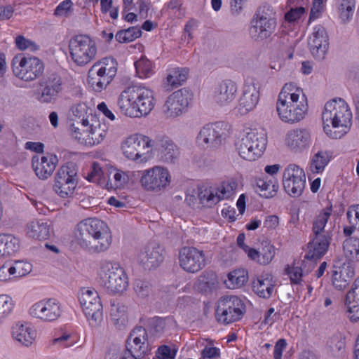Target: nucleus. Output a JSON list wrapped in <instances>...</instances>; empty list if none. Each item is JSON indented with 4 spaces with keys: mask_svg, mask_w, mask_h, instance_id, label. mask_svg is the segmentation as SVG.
I'll use <instances>...</instances> for the list:
<instances>
[{
    "mask_svg": "<svg viewBox=\"0 0 359 359\" xmlns=\"http://www.w3.org/2000/svg\"><path fill=\"white\" fill-rule=\"evenodd\" d=\"M61 306L56 299L46 300V321H53L61 315Z\"/></svg>",
    "mask_w": 359,
    "mask_h": 359,
    "instance_id": "obj_48",
    "label": "nucleus"
},
{
    "mask_svg": "<svg viewBox=\"0 0 359 359\" xmlns=\"http://www.w3.org/2000/svg\"><path fill=\"white\" fill-rule=\"evenodd\" d=\"M347 219L351 224L358 225L359 229V205L351 206L346 212Z\"/></svg>",
    "mask_w": 359,
    "mask_h": 359,
    "instance_id": "obj_63",
    "label": "nucleus"
},
{
    "mask_svg": "<svg viewBox=\"0 0 359 359\" xmlns=\"http://www.w3.org/2000/svg\"><path fill=\"white\" fill-rule=\"evenodd\" d=\"M29 314L35 318L43 320L45 315V302L41 300L35 303L29 309Z\"/></svg>",
    "mask_w": 359,
    "mask_h": 359,
    "instance_id": "obj_60",
    "label": "nucleus"
},
{
    "mask_svg": "<svg viewBox=\"0 0 359 359\" xmlns=\"http://www.w3.org/2000/svg\"><path fill=\"white\" fill-rule=\"evenodd\" d=\"M311 131L304 128H296L288 130L284 137L285 146L292 151L302 152L312 144Z\"/></svg>",
    "mask_w": 359,
    "mask_h": 359,
    "instance_id": "obj_23",
    "label": "nucleus"
},
{
    "mask_svg": "<svg viewBox=\"0 0 359 359\" xmlns=\"http://www.w3.org/2000/svg\"><path fill=\"white\" fill-rule=\"evenodd\" d=\"M86 180L90 182L102 184L104 182V177L102 169L98 163L94 162L92 164L91 170L86 176Z\"/></svg>",
    "mask_w": 359,
    "mask_h": 359,
    "instance_id": "obj_51",
    "label": "nucleus"
},
{
    "mask_svg": "<svg viewBox=\"0 0 359 359\" xmlns=\"http://www.w3.org/2000/svg\"><path fill=\"white\" fill-rule=\"evenodd\" d=\"M160 158L165 163H172L180 156V148L171 140H163L158 149Z\"/></svg>",
    "mask_w": 359,
    "mask_h": 359,
    "instance_id": "obj_39",
    "label": "nucleus"
},
{
    "mask_svg": "<svg viewBox=\"0 0 359 359\" xmlns=\"http://www.w3.org/2000/svg\"><path fill=\"white\" fill-rule=\"evenodd\" d=\"M77 168L73 163L62 165L57 172L53 189L60 197L74 194L78 184Z\"/></svg>",
    "mask_w": 359,
    "mask_h": 359,
    "instance_id": "obj_17",
    "label": "nucleus"
},
{
    "mask_svg": "<svg viewBox=\"0 0 359 359\" xmlns=\"http://www.w3.org/2000/svg\"><path fill=\"white\" fill-rule=\"evenodd\" d=\"M343 252L349 262H359V238L349 237L343 243Z\"/></svg>",
    "mask_w": 359,
    "mask_h": 359,
    "instance_id": "obj_43",
    "label": "nucleus"
},
{
    "mask_svg": "<svg viewBox=\"0 0 359 359\" xmlns=\"http://www.w3.org/2000/svg\"><path fill=\"white\" fill-rule=\"evenodd\" d=\"M345 306L349 319L353 322L359 320V276L346 296Z\"/></svg>",
    "mask_w": 359,
    "mask_h": 359,
    "instance_id": "obj_31",
    "label": "nucleus"
},
{
    "mask_svg": "<svg viewBox=\"0 0 359 359\" xmlns=\"http://www.w3.org/2000/svg\"><path fill=\"white\" fill-rule=\"evenodd\" d=\"M192 100L191 93L182 88L171 93L163 106V112L168 118H176L186 113Z\"/></svg>",
    "mask_w": 359,
    "mask_h": 359,
    "instance_id": "obj_18",
    "label": "nucleus"
},
{
    "mask_svg": "<svg viewBox=\"0 0 359 359\" xmlns=\"http://www.w3.org/2000/svg\"><path fill=\"white\" fill-rule=\"evenodd\" d=\"M332 205L329 204L325 208L320 210L316 214L313 221V231L314 234H324L326 224L332 215Z\"/></svg>",
    "mask_w": 359,
    "mask_h": 359,
    "instance_id": "obj_42",
    "label": "nucleus"
},
{
    "mask_svg": "<svg viewBox=\"0 0 359 359\" xmlns=\"http://www.w3.org/2000/svg\"><path fill=\"white\" fill-rule=\"evenodd\" d=\"M332 152L327 150H319L314 153L310 160V169L313 173H322L332 160Z\"/></svg>",
    "mask_w": 359,
    "mask_h": 359,
    "instance_id": "obj_36",
    "label": "nucleus"
},
{
    "mask_svg": "<svg viewBox=\"0 0 359 359\" xmlns=\"http://www.w3.org/2000/svg\"><path fill=\"white\" fill-rule=\"evenodd\" d=\"M176 353L175 349H171L169 346L163 345L158 348L156 356L158 359H175Z\"/></svg>",
    "mask_w": 359,
    "mask_h": 359,
    "instance_id": "obj_61",
    "label": "nucleus"
},
{
    "mask_svg": "<svg viewBox=\"0 0 359 359\" xmlns=\"http://www.w3.org/2000/svg\"><path fill=\"white\" fill-rule=\"evenodd\" d=\"M306 175L299 166L290 164L283 172V184L286 193L292 197L300 196L305 187Z\"/></svg>",
    "mask_w": 359,
    "mask_h": 359,
    "instance_id": "obj_19",
    "label": "nucleus"
},
{
    "mask_svg": "<svg viewBox=\"0 0 359 359\" xmlns=\"http://www.w3.org/2000/svg\"><path fill=\"white\" fill-rule=\"evenodd\" d=\"M79 299L90 325L98 326L103 320V307L98 292L95 289L83 288Z\"/></svg>",
    "mask_w": 359,
    "mask_h": 359,
    "instance_id": "obj_13",
    "label": "nucleus"
},
{
    "mask_svg": "<svg viewBox=\"0 0 359 359\" xmlns=\"http://www.w3.org/2000/svg\"><path fill=\"white\" fill-rule=\"evenodd\" d=\"M69 132L73 139L88 147L100 144L107 133L105 125L96 116H90L88 119L74 120Z\"/></svg>",
    "mask_w": 359,
    "mask_h": 359,
    "instance_id": "obj_6",
    "label": "nucleus"
},
{
    "mask_svg": "<svg viewBox=\"0 0 359 359\" xmlns=\"http://www.w3.org/2000/svg\"><path fill=\"white\" fill-rule=\"evenodd\" d=\"M284 273L289 277L292 284H300L302 280L303 271L294 262L285 267Z\"/></svg>",
    "mask_w": 359,
    "mask_h": 359,
    "instance_id": "obj_50",
    "label": "nucleus"
},
{
    "mask_svg": "<svg viewBox=\"0 0 359 359\" xmlns=\"http://www.w3.org/2000/svg\"><path fill=\"white\" fill-rule=\"evenodd\" d=\"M308 46L316 60H323L325 58L330 43L327 32L324 27L318 25L313 27L308 38Z\"/></svg>",
    "mask_w": 359,
    "mask_h": 359,
    "instance_id": "obj_22",
    "label": "nucleus"
},
{
    "mask_svg": "<svg viewBox=\"0 0 359 359\" xmlns=\"http://www.w3.org/2000/svg\"><path fill=\"white\" fill-rule=\"evenodd\" d=\"M248 271L243 268H239L230 271L224 280L226 287L234 290L244 286L248 280Z\"/></svg>",
    "mask_w": 359,
    "mask_h": 359,
    "instance_id": "obj_38",
    "label": "nucleus"
},
{
    "mask_svg": "<svg viewBox=\"0 0 359 359\" xmlns=\"http://www.w3.org/2000/svg\"><path fill=\"white\" fill-rule=\"evenodd\" d=\"M11 271L14 273V277H22L32 271V264L27 262L15 261V265L12 266Z\"/></svg>",
    "mask_w": 359,
    "mask_h": 359,
    "instance_id": "obj_56",
    "label": "nucleus"
},
{
    "mask_svg": "<svg viewBox=\"0 0 359 359\" xmlns=\"http://www.w3.org/2000/svg\"><path fill=\"white\" fill-rule=\"evenodd\" d=\"M172 181L169 169L163 165H154L142 171L140 182L147 191L160 192L167 189Z\"/></svg>",
    "mask_w": 359,
    "mask_h": 359,
    "instance_id": "obj_12",
    "label": "nucleus"
},
{
    "mask_svg": "<svg viewBox=\"0 0 359 359\" xmlns=\"http://www.w3.org/2000/svg\"><path fill=\"white\" fill-rule=\"evenodd\" d=\"M14 303L11 297L6 294L0 295V324L12 313Z\"/></svg>",
    "mask_w": 359,
    "mask_h": 359,
    "instance_id": "obj_49",
    "label": "nucleus"
},
{
    "mask_svg": "<svg viewBox=\"0 0 359 359\" xmlns=\"http://www.w3.org/2000/svg\"><path fill=\"white\" fill-rule=\"evenodd\" d=\"M276 107L283 122L294 124L306 117L309 109L308 98L302 87L287 83L278 93Z\"/></svg>",
    "mask_w": 359,
    "mask_h": 359,
    "instance_id": "obj_1",
    "label": "nucleus"
},
{
    "mask_svg": "<svg viewBox=\"0 0 359 359\" xmlns=\"http://www.w3.org/2000/svg\"><path fill=\"white\" fill-rule=\"evenodd\" d=\"M69 57L79 67H83L93 61L97 55L95 41L86 34L76 35L69 41Z\"/></svg>",
    "mask_w": 359,
    "mask_h": 359,
    "instance_id": "obj_11",
    "label": "nucleus"
},
{
    "mask_svg": "<svg viewBox=\"0 0 359 359\" xmlns=\"http://www.w3.org/2000/svg\"><path fill=\"white\" fill-rule=\"evenodd\" d=\"M305 13V8L303 7L291 8L285 15V20L289 22H295L300 19Z\"/></svg>",
    "mask_w": 359,
    "mask_h": 359,
    "instance_id": "obj_62",
    "label": "nucleus"
},
{
    "mask_svg": "<svg viewBox=\"0 0 359 359\" xmlns=\"http://www.w3.org/2000/svg\"><path fill=\"white\" fill-rule=\"evenodd\" d=\"M45 162V156H42L41 159L39 156L35 155L32 157V168L35 172L36 175L41 180L45 179V170L43 163Z\"/></svg>",
    "mask_w": 359,
    "mask_h": 359,
    "instance_id": "obj_59",
    "label": "nucleus"
},
{
    "mask_svg": "<svg viewBox=\"0 0 359 359\" xmlns=\"http://www.w3.org/2000/svg\"><path fill=\"white\" fill-rule=\"evenodd\" d=\"M355 6V0H338L337 13L341 22H346L351 19Z\"/></svg>",
    "mask_w": 359,
    "mask_h": 359,
    "instance_id": "obj_45",
    "label": "nucleus"
},
{
    "mask_svg": "<svg viewBox=\"0 0 359 359\" xmlns=\"http://www.w3.org/2000/svg\"><path fill=\"white\" fill-rule=\"evenodd\" d=\"M109 180L107 183V189H121L125 187L128 181V172L123 171L114 166L108 168Z\"/></svg>",
    "mask_w": 359,
    "mask_h": 359,
    "instance_id": "obj_40",
    "label": "nucleus"
},
{
    "mask_svg": "<svg viewBox=\"0 0 359 359\" xmlns=\"http://www.w3.org/2000/svg\"><path fill=\"white\" fill-rule=\"evenodd\" d=\"M256 185L259 194L266 198L275 196L279 189L277 178L269 177L264 175L259 176L256 179Z\"/></svg>",
    "mask_w": 359,
    "mask_h": 359,
    "instance_id": "obj_35",
    "label": "nucleus"
},
{
    "mask_svg": "<svg viewBox=\"0 0 359 359\" xmlns=\"http://www.w3.org/2000/svg\"><path fill=\"white\" fill-rule=\"evenodd\" d=\"M15 46L20 50H29L30 51H36L39 49V46L32 41L26 39L22 35H19L15 40Z\"/></svg>",
    "mask_w": 359,
    "mask_h": 359,
    "instance_id": "obj_55",
    "label": "nucleus"
},
{
    "mask_svg": "<svg viewBox=\"0 0 359 359\" xmlns=\"http://www.w3.org/2000/svg\"><path fill=\"white\" fill-rule=\"evenodd\" d=\"M138 259L148 267H156L163 262V257L159 246L150 245L140 252Z\"/></svg>",
    "mask_w": 359,
    "mask_h": 359,
    "instance_id": "obj_34",
    "label": "nucleus"
},
{
    "mask_svg": "<svg viewBox=\"0 0 359 359\" xmlns=\"http://www.w3.org/2000/svg\"><path fill=\"white\" fill-rule=\"evenodd\" d=\"M276 27V22L274 18L262 15L253 20L250 33L255 40H263L272 34Z\"/></svg>",
    "mask_w": 359,
    "mask_h": 359,
    "instance_id": "obj_28",
    "label": "nucleus"
},
{
    "mask_svg": "<svg viewBox=\"0 0 359 359\" xmlns=\"http://www.w3.org/2000/svg\"><path fill=\"white\" fill-rule=\"evenodd\" d=\"M156 104L154 91L143 85L126 87L117 98L120 112L131 118L147 117L154 109Z\"/></svg>",
    "mask_w": 359,
    "mask_h": 359,
    "instance_id": "obj_2",
    "label": "nucleus"
},
{
    "mask_svg": "<svg viewBox=\"0 0 359 359\" xmlns=\"http://www.w3.org/2000/svg\"><path fill=\"white\" fill-rule=\"evenodd\" d=\"M219 356V348L213 346H205L202 351V357L200 359H218Z\"/></svg>",
    "mask_w": 359,
    "mask_h": 359,
    "instance_id": "obj_64",
    "label": "nucleus"
},
{
    "mask_svg": "<svg viewBox=\"0 0 359 359\" xmlns=\"http://www.w3.org/2000/svg\"><path fill=\"white\" fill-rule=\"evenodd\" d=\"M19 240L8 233L0 234V258L13 255L19 250Z\"/></svg>",
    "mask_w": 359,
    "mask_h": 359,
    "instance_id": "obj_37",
    "label": "nucleus"
},
{
    "mask_svg": "<svg viewBox=\"0 0 359 359\" xmlns=\"http://www.w3.org/2000/svg\"><path fill=\"white\" fill-rule=\"evenodd\" d=\"M276 280L269 272H263L252 281V291L258 297L264 299L270 298L274 292Z\"/></svg>",
    "mask_w": 359,
    "mask_h": 359,
    "instance_id": "obj_27",
    "label": "nucleus"
},
{
    "mask_svg": "<svg viewBox=\"0 0 359 359\" xmlns=\"http://www.w3.org/2000/svg\"><path fill=\"white\" fill-rule=\"evenodd\" d=\"M189 70L186 68L173 67L168 70L165 85L171 88L182 86L187 79Z\"/></svg>",
    "mask_w": 359,
    "mask_h": 359,
    "instance_id": "obj_41",
    "label": "nucleus"
},
{
    "mask_svg": "<svg viewBox=\"0 0 359 359\" xmlns=\"http://www.w3.org/2000/svg\"><path fill=\"white\" fill-rule=\"evenodd\" d=\"M224 122H215L205 125L196 137V143L201 147L215 148L221 145L224 141Z\"/></svg>",
    "mask_w": 359,
    "mask_h": 359,
    "instance_id": "obj_20",
    "label": "nucleus"
},
{
    "mask_svg": "<svg viewBox=\"0 0 359 359\" xmlns=\"http://www.w3.org/2000/svg\"><path fill=\"white\" fill-rule=\"evenodd\" d=\"M74 344L75 341L71 339V336L68 334H63L60 337H55L50 342V345L61 348L70 347Z\"/></svg>",
    "mask_w": 359,
    "mask_h": 359,
    "instance_id": "obj_58",
    "label": "nucleus"
},
{
    "mask_svg": "<svg viewBox=\"0 0 359 359\" xmlns=\"http://www.w3.org/2000/svg\"><path fill=\"white\" fill-rule=\"evenodd\" d=\"M352 112L347 102L341 98L327 101L322 112L323 128L332 139H340L352 125Z\"/></svg>",
    "mask_w": 359,
    "mask_h": 359,
    "instance_id": "obj_4",
    "label": "nucleus"
},
{
    "mask_svg": "<svg viewBox=\"0 0 359 359\" xmlns=\"http://www.w3.org/2000/svg\"><path fill=\"white\" fill-rule=\"evenodd\" d=\"M74 236L78 245L90 252H104L112 242L109 227L97 218H87L79 222L75 227Z\"/></svg>",
    "mask_w": 359,
    "mask_h": 359,
    "instance_id": "obj_3",
    "label": "nucleus"
},
{
    "mask_svg": "<svg viewBox=\"0 0 359 359\" xmlns=\"http://www.w3.org/2000/svg\"><path fill=\"white\" fill-rule=\"evenodd\" d=\"M147 333L144 328L137 327L133 330L128 339V349L133 358H140L148 351Z\"/></svg>",
    "mask_w": 359,
    "mask_h": 359,
    "instance_id": "obj_25",
    "label": "nucleus"
},
{
    "mask_svg": "<svg viewBox=\"0 0 359 359\" xmlns=\"http://www.w3.org/2000/svg\"><path fill=\"white\" fill-rule=\"evenodd\" d=\"M331 237L328 234H314L308 243L306 258L316 260L324 256L329 248Z\"/></svg>",
    "mask_w": 359,
    "mask_h": 359,
    "instance_id": "obj_29",
    "label": "nucleus"
},
{
    "mask_svg": "<svg viewBox=\"0 0 359 359\" xmlns=\"http://www.w3.org/2000/svg\"><path fill=\"white\" fill-rule=\"evenodd\" d=\"M134 65L136 74L140 79H147L154 74L155 66L145 56L142 55L140 59L135 62Z\"/></svg>",
    "mask_w": 359,
    "mask_h": 359,
    "instance_id": "obj_44",
    "label": "nucleus"
},
{
    "mask_svg": "<svg viewBox=\"0 0 359 359\" xmlns=\"http://www.w3.org/2000/svg\"><path fill=\"white\" fill-rule=\"evenodd\" d=\"M238 92L237 84L230 79L219 82L212 90V100L219 107H228L235 100Z\"/></svg>",
    "mask_w": 359,
    "mask_h": 359,
    "instance_id": "obj_24",
    "label": "nucleus"
},
{
    "mask_svg": "<svg viewBox=\"0 0 359 359\" xmlns=\"http://www.w3.org/2000/svg\"><path fill=\"white\" fill-rule=\"evenodd\" d=\"M241 187L239 177H228L214 185L202 186L198 189V202L203 208H212L222 201L233 198Z\"/></svg>",
    "mask_w": 359,
    "mask_h": 359,
    "instance_id": "obj_5",
    "label": "nucleus"
},
{
    "mask_svg": "<svg viewBox=\"0 0 359 359\" xmlns=\"http://www.w3.org/2000/svg\"><path fill=\"white\" fill-rule=\"evenodd\" d=\"M45 231L43 219H35L27 224V234L33 238L42 240Z\"/></svg>",
    "mask_w": 359,
    "mask_h": 359,
    "instance_id": "obj_47",
    "label": "nucleus"
},
{
    "mask_svg": "<svg viewBox=\"0 0 359 359\" xmlns=\"http://www.w3.org/2000/svg\"><path fill=\"white\" fill-rule=\"evenodd\" d=\"M73 12V3L71 0H64L56 7L55 15L60 18H67Z\"/></svg>",
    "mask_w": 359,
    "mask_h": 359,
    "instance_id": "obj_53",
    "label": "nucleus"
},
{
    "mask_svg": "<svg viewBox=\"0 0 359 359\" xmlns=\"http://www.w3.org/2000/svg\"><path fill=\"white\" fill-rule=\"evenodd\" d=\"M117 67V62L113 57H104L96 62L88 72V86L95 92H102L116 76Z\"/></svg>",
    "mask_w": 359,
    "mask_h": 359,
    "instance_id": "obj_10",
    "label": "nucleus"
},
{
    "mask_svg": "<svg viewBox=\"0 0 359 359\" xmlns=\"http://www.w3.org/2000/svg\"><path fill=\"white\" fill-rule=\"evenodd\" d=\"M88 106L85 102H80L72 107V112L75 117L74 120L88 119L92 114L88 115Z\"/></svg>",
    "mask_w": 359,
    "mask_h": 359,
    "instance_id": "obj_54",
    "label": "nucleus"
},
{
    "mask_svg": "<svg viewBox=\"0 0 359 359\" xmlns=\"http://www.w3.org/2000/svg\"><path fill=\"white\" fill-rule=\"evenodd\" d=\"M12 69L15 76L25 81H31L43 74L44 65L36 57L18 54L12 60Z\"/></svg>",
    "mask_w": 359,
    "mask_h": 359,
    "instance_id": "obj_14",
    "label": "nucleus"
},
{
    "mask_svg": "<svg viewBox=\"0 0 359 359\" xmlns=\"http://www.w3.org/2000/svg\"><path fill=\"white\" fill-rule=\"evenodd\" d=\"M245 311V304L240 298L236 296H226L219 301L216 317L219 322L229 324L241 319Z\"/></svg>",
    "mask_w": 359,
    "mask_h": 359,
    "instance_id": "obj_16",
    "label": "nucleus"
},
{
    "mask_svg": "<svg viewBox=\"0 0 359 359\" xmlns=\"http://www.w3.org/2000/svg\"><path fill=\"white\" fill-rule=\"evenodd\" d=\"M141 35L142 31L140 28L132 27L118 32L115 37L119 43H129L140 37Z\"/></svg>",
    "mask_w": 359,
    "mask_h": 359,
    "instance_id": "obj_46",
    "label": "nucleus"
},
{
    "mask_svg": "<svg viewBox=\"0 0 359 359\" xmlns=\"http://www.w3.org/2000/svg\"><path fill=\"white\" fill-rule=\"evenodd\" d=\"M65 89V83L60 74L49 72L46 75V102L55 100Z\"/></svg>",
    "mask_w": 359,
    "mask_h": 359,
    "instance_id": "obj_32",
    "label": "nucleus"
},
{
    "mask_svg": "<svg viewBox=\"0 0 359 359\" xmlns=\"http://www.w3.org/2000/svg\"><path fill=\"white\" fill-rule=\"evenodd\" d=\"M267 144V137L263 131L257 129L244 130L235 142L238 156L245 161H254L264 154Z\"/></svg>",
    "mask_w": 359,
    "mask_h": 359,
    "instance_id": "obj_7",
    "label": "nucleus"
},
{
    "mask_svg": "<svg viewBox=\"0 0 359 359\" xmlns=\"http://www.w3.org/2000/svg\"><path fill=\"white\" fill-rule=\"evenodd\" d=\"M276 254V247L270 242L264 241L261 243L259 248L252 246L245 256L251 262L261 266H266L271 263Z\"/></svg>",
    "mask_w": 359,
    "mask_h": 359,
    "instance_id": "obj_26",
    "label": "nucleus"
},
{
    "mask_svg": "<svg viewBox=\"0 0 359 359\" xmlns=\"http://www.w3.org/2000/svg\"><path fill=\"white\" fill-rule=\"evenodd\" d=\"M12 336L22 345L29 346L35 340L36 333L27 323L18 322L12 327Z\"/></svg>",
    "mask_w": 359,
    "mask_h": 359,
    "instance_id": "obj_33",
    "label": "nucleus"
},
{
    "mask_svg": "<svg viewBox=\"0 0 359 359\" xmlns=\"http://www.w3.org/2000/svg\"><path fill=\"white\" fill-rule=\"evenodd\" d=\"M152 140L140 133L131 134L124 137L120 143L123 156L136 163H146L153 157Z\"/></svg>",
    "mask_w": 359,
    "mask_h": 359,
    "instance_id": "obj_8",
    "label": "nucleus"
},
{
    "mask_svg": "<svg viewBox=\"0 0 359 359\" xmlns=\"http://www.w3.org/2000/svg\"><path fill=\"white\" fill-rule=\"evenodd\" d=\"M354 275V268L349 262L334 265L332 275V284L336 289L344 290L349 285Z\"/></svg>",
    "mask_w": 359,
    "mask_h": 359,
    "instance_id": "obj_30",
    "label": "nucleus"
},
{
    "mask_svg": "<svg viewBox=\"0 0 359 359\" xmlns=\"http://www.w3.org/2000/svg\"><path fill=\"white\" fill-rule=\"evenodd\" d=\"M97 275L100 283L111 293H122L128 287V275L125 269L117 263L102 262Z\"/></svg>",
    "mask_w": 359,
    "mask_h": 359,
    "instance_id": "obj_9",
    "label": "nucleus"
},
{
    "mask_svg": "<svg viewBox=\"0 0 359 359\" xmlns=\"http://www.w3.org/2000/svg\"><path fill=\"white\" fill-rule=\"evenodd\" d=\"M260 95L259 82L252 77L245 79L236 107L237 113L240 115H246L254 111L259 102Z\"/></svg>",
    "mask_w": 359,
    "mask_h": 359,
    "instance_id": "obj_15",
    "label": "nucleus"
},
{
    "mask_svg": "<svg viewBox=\"0 0 359 359\" xmlns=\"http://www.w3.org/2000/svg\"><path fill=\"white\" fill-rule=\"evenodd\" d=\"M179 264L186 272L197 273L205 266V253L194 247H184L179 252Z\"/></svg>",
    "mask_w": 359,
    "mask_h": 359,
    "instance_id": "obj_21",
    "label": "nucleus"
},
{
    "mask_svg": "<svg viewBox=\"0 0 359 359\" xmlns=\"http://www.w3.org/2000/svg\"><path fill=\"white\" fill-rule=\"evenodd\" d=\"M101 12L103 14H109L112 20L118 17V8L113 6L112 0H100Z\"/></svg>",
    "mask_w": 359,
    "mask_h": 359,
    "instance_id": "obj_57",
    "label": "nucleus"
},
{
    "mask_svg": "<svg viewBox=\"0 0 359 359\" xmlns=\"http://www.w3.org/2000/svg\"><path fill=\"white\" fill-rule=\"evenodd\" d=\"M327 0H311L309 21L320 18L325 10Z\"/></svg>",
    "mask_w": 359,
    "mask_h": 359,
    "instance_id": "obj_52",
    "label": "nucleus"
}]
</instances>
